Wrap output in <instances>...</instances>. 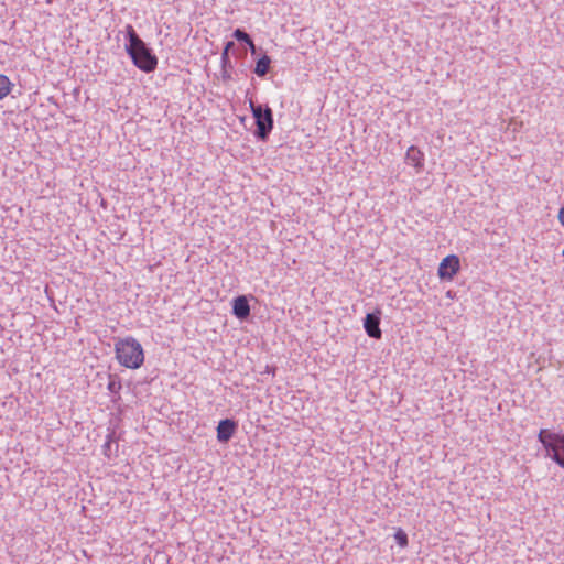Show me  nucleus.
<instances>
[{
    "label": "nucleus",
    "instance_id": "f257e3e1",
    "mask_svg": "<svg viewBox=\"0 0 564 564\" xmlns=\"http://www.w3.org/2000/svg\"><path fill=\"white\" fill-rule=\"evenodd\" d=\"M128 44L126 52L131 58L133 65L144 73H152L158 67V57L152 53L151 48L138 35L134 28L130 24L126 26Z\"/></svg>",
    "mask_w": 564,
    "mask_h": 564
},
{
    "label": "nucleus",
    "instance_id": "f03ea898",
    "mask_svg": "<svg viewBox=\"0 0 564 564\" xmlns=\"http://www.w3.org/2000/svg\"><path fill=\"white\" fill-rule=\"evenodd\" d=\"M116 359L124 368L139 369L144 364V349L132 336L118 338L115 341Z\"/></svg>",
    "mask_w": 564,
    "mask_h": 564
},
{
    "label": "nucleus",
    "instance_id": "7ed1b4c3",
    "mask_svg": "<svg viewBox=\"0 0 564 564\" xmlns=\"http://www.w3.org/2000/svg\"><path fill=\"white\" fill-rule=\"evenodd\" d=\"M538 440L543 445L546 456L564 468V434L542 429Z\"/></svg>",
    "mask_w": 564,
    "mask_h": 564
},
{
    "label": "nucleus",
    "instance_id": "20e7f679",
    "mask_svg": "<svg viewBox=\"0 0 564 564\" xmlns=\"http://www.w3.org/2000/svg\"><path fill=\"white\" fill-rule=\"evenodd\" d=\"M250 108L256 119L257 135L260 139L265 140L271 130L273 129L272 110L269 107H265V109H263L261 105H254L253 101H250Z\"/></svg>",
    "mask_w": 564,
    "mask_h": 564
},
{
    "label": "nucleus",
    "instance_id": "39448f33",
    "mask_svg": "<svg viewBox=\"0 0 564 564\" xmlns=\"http://www.w3.org/2000/svg\"><path fill=\"white\" fill-rule=\"evenodd\" d=\"M459 270L460 261L458 256L449 254L440 262L437 274L441 280L452 281Z\"/></svg>",
    "mask_w": 564,
    "mask_h": 564
},
{
    "label": "nucleus",
    "instance_id": "423d86ee",
    "mask_svg": "<svg viewBox=\"0 0 564 564\" xmlns=\"http://www.w3.org/2000/svg\"><path fill=\"white\" fill-rule=\"evenodd\" d=\"M217 440L220 443H227L237 430V423L234 420H221L217 425Z\"/></svg>",
    "mask_w": 564,
    "mask_h": 564
},
{
    "label": "nucleus",
    "instance_id": "0eeeda50",
    "mask_svg": "<svg viewBox=\"0 0 564 564\" xmlns=\"http://www.w3.org/2000/svg\"><path fill=\"white\" fill-rule=\"evenodd\" d=\"M380 312L376 314H367L364 321V327L367 335L375 339H380L382 332L380 329Z\"/></svg>",
    "mask_w": 564,
    "mask_h": 564
},
{
    "label": "nucleus",
    "instance_id": "6e6552de",
    "mask_svg": "<svg viewBox=\"0 0 564 564\" xmlns=\"http://www.w3.org/2000/svg\"><path fill=\"white\" fill-rule=\"evenodd\" d=\"M232 314L241 321L250 315V305L245 295H239L232 300Z\"/></svg>",
    "mask_w": 564,
    "mask_h": 564
},
{
    "label": "nucleus",
    "instance_id": "1a4fd4ad",
    "mask_svg": "<svg viewBox=\"0 0 564 564\" xmlns=\"http://www.w3.org/2000/svg\"><path fill=\"white\" fill-rule=\"evenodd\" d=\"M406 162L416 169L417 172L422 171L424 166V153L414 145H411L405 154Z\"/></svg>",
    "mask_w": 564,
    "mask_h": 564
},
{
    "label": "nucleus",
    "instance_id": "9d476101",
    "mask_svg": "<svg viewBox=\"0 0 564 564\" xmlns=\"http://www.w3.org/2000/svg\"><path fill=\"white\" fill-rule=\"evenodd\" d=\"M270 63H271L270 57L268 55H263L262 57H260L258 59V62L256 64L254 73L258 76L263 77L269 72Z\"/></svg>",
    "mask_w": 564,
    "mask_h": 564
},
{
    "label": "nucleus",
    "instance_id": "9b49d317",
    "mask_svg": "<svg viewBox=\"0 0 564 564\" xmlns=\"http://www.w3.org/2000/svg\"><path fill=\"white\" fill-rule=\"evenodd\" d=\"M13 83L7 75L0 74V100L4 99L12 90Z\"/></svg>",
    "mask_w": 564,
    "mask_h": 564
},
{
    "label": "nucleus",
    "instance_id": "f8f14e48",
    "mask_svg": "<svg viewBox=\"0 0 564 564\" xmlns=\"http://www.w3.org/2000/svg\"><path fill=\"white\" fill-rule=\"evenodd\" d=\"M393 536H394L395 542L398 543V545L401 549H404L408 546V544H409L408 534L404 532L403 529H401V528L395 529Z\"/></svg>",
    "mask_w": 564,
    "mask_h": 564
},
{
    "label": "nucleus",
    "instance_id": "ddd939ff",
    "mask_svg": "<svg viewBox=\"0 0 564 564\" xmlns=\"http://www.w3.org/2000/svg\"><path fill=\"white\" fill-rule=\"evenodd\" d=\"M234 36L236 40L238 41H241V42H250V36L242 30L240 29H237L235 32H234Z\"/></svg>",
    "mask_w": 564,
    "mask_h": 564
},
{
    "label": "nucleus",
    "instance_id": "4468645a",
    "mask_svg": "<svg viewBox=\"0 0 564 564\" xmlns=\"http://www.w3.org/2000/svg\"><path fill=\"white\" fill-rule=\"evenodd\" d=\"M557 218L560 224L564 227V206L558 210Z\"/></svg>",
    "mask_w": 564,
    "mask_h": 564
},
{
    "label": "nucleus",
    "instance_id": "2eb2a0df",
    "mask_svg": "<svg viewBox=\"0 0 564 564\" xmlns=\"http://www.w3.org/2000/svg\"><path fill=\"white\" fill-rule=\"evenodd\" d=\"M234 46V43L232 42H228L225 46V50H224V53L223 55H227L228 54V51Z\"/></svg>",
    "mask_w": 564,
    "mask_h": 564
},
{
    "label": "nucleus",
    "instance_id": "dca6fc26",
    "mask_svg": "<svg viewBox=\"0 0 564 564\" xmlns=\"http://www.w3.org/2000/svg\"><path fill=\"white\" fill-rule=\"evenodd\" d=\"M247 44L249 45L251 52H254L256 51V46H254V43L253 41L250 39V42H247Z\"/></svg>",
    "mask_w": 564,
    "mask_h": 564
},
{
    "label": "nucleus",
    "instance_id": "f3484780",
    "mask_svg": "<svg viewBox=\"0 0 564 564\" xmlns=\"http://www.w3.org/2000/svg\"><path fill=\"white\" fill-rule=\"evenodd\" d=\"M115 386H116V384H115V382H110V383L108 384V389H109L110 391H113V390H115Z\"/></svg>",
    "mask_w": 564,
    "mask_h": 564
}]
</instances>
